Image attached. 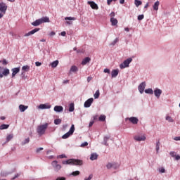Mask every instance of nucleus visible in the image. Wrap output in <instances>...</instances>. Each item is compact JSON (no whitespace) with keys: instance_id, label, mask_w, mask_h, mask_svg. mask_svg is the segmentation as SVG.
<instances>
[{"instance_id":"c03bdc74","label":"nucleus","mask_w":180,"mask_h":180,"mask_svg":"<svg viewBox=\"0 0 180 180\" xmlns=\"http://www.w3.org/2000/svg\"><path fill=\"white\" fill-rule=\"evenodd\" d=\"M117 41H119V38H116L112 42V45L115 46V44H116V43H117Z\"/></svg>"},{"instance_id":"a878e982","label":"nucleus","mask_w":180,"mask_h":180,"mask_svg":"<svg viewBox=\"0 0 180 180\" xmlns=\"http://www.w3.org/2000/svg\"><path fill=\"white\" fill-rule=\"evenodd\" d=\"M70 72H77V71H78V68H77V66L73 65L70 68Z\"/></svg>"},{"instance_id":"8fccbe9b","label":"nucleus","mask_w":180,"mask_h":180,"mask_svg":"<svg viewBox=\"0 0 180 180\" xmlns=\"http://www.w3.org/2000/svg\"><path fill=\"white\" fill-rule=\"evenodd\" d=\"M169 155H171V157H175L176 156L175 155V152H174V151L170 152Z\"/></svg>"},{"instance_id":"b1692460","label":"nucleus","mask_w":180,"mask_h":180,"mask_svg":"<svg viewBox=\"0 0 180 180\" xmlns=\"http://www.w3.org/2000/svg\"><path fill=\"white\" fill-rule=\"evenodd\" d=\"M9 128V124H3L0 126V130H5Z\"/></svg>"},{"instance_id":"0eeeda50","label":"nucleus","mask_w":180,"mask_h":180,"mask_svg":"<svg viewBox=\"0 0 180 180\" xmlns=\"http://www.w3.org/2000/svg\"><path fill=\"white\" fill-rule=\"evenodd\" d=\"M94 103V98H90L84 103V108H90L91 105Z\"/></svg>"},{"instance_id":"49530a36","label":"nucleus","mask_w":180,"mask_h":180,"mask_svg":"<svg viewBox=\"0 0 180 180\" xmlns=\"http://www.w3.org/2000/svg\"><path fill=\"white\" fill-rule=\"evenodd\" d=\"M103 72H105V74H110V70L105 68L104 69Z\"/></svg>"},{"instance_id":"338daca9","label":"nucleus","mask_w":180,"mask_h":180,"mask_svg":"<svg viewBox=\"0 0 180 180\" xmlns=\"http://www.w3.org/2000/svg\"><path fill=\"white\" fill-rule=\"evenodd\" d=\"M59 158H65V155H59Z\"/></svg>"},{"instance_id":"2eb2a0df","label":"nucleus","mask_w":180,"mask_h":180,"mask_svg":"<svg viewBox=\"0 0 180 180\" xmlns=\"http://www.w3.org/2000/svg\"><path fill=\"white\" fill-rule=\"evenodd\" d=\"M154 94L157 98H160V96H161V94H162V91L160 89H158L154 91Z\"/></svg>"},{"instance_id":"dca6fc26","label":"nucleus","mask_w":180,"mask_h":180,"mask_svg":"<svg viewBox=\"0 0 180 180\" xmlns=\"http://www.w3.org/2000/svg\"><path fill=\"white\" fill-rule=\"evenodd\" d=\"M53 110L55 112H63V110H64V108H63L61 105H56L53 108Z\"/></svg>"},{"instance_id":"ddd939ff","label":"nucleus","mask_w":180,"mask_h":180,"mask_svg":"<svg viewBox=\"0 0 180 180\" xmlns=\"http://www.w3.org/2000/svg\"><path fill=\"white\" fill-rule=\"evenodd\" d=\"M11 71H13L12 78H13L20 71V68H14Z\"/></svg>"},{"instance_id":"393cba45","label":"nucleus","mask_w":180,"mask_h":180,"mask_svg":"<svg viewBox=\"0 0 180 180\" xmlns=\"http://www.w3.org/2000/svg\"><path fill=\"white\" fill-rule=\"evenodd\" d=\"M52 68H56L58 65V60H55L51 63Z\"/></svg>"},{"instance_id":"5fc2aeb1","label":"nucleus","mask_w":180,"mask_h":180,"mask_svg":"<svg viewBox=\"0 0 180 180\" xmlns=\"http://www.w3.org/2000/svg\"><path fill=\"white\" fill-rule=\"evenodd\" d=\"M65 177H58L56 180H65Z\"/></svg>"},{"instance_id":"a18cd8bd","label":"nucleus","mask_w":180,"mask_h":180,"mask_svg":"<svg viewBox=\"0 0 180 180\" xmlns=\"http://www.w3.org/2000/svg\"><path fill=\"white\" fill-rule=\"evenodd\" d=\"M144 19V15H139L138 16V20H143Z\"/></svg>"},{"instance_id":"c9c22d12","label":"nucleus","mask_w":180,"mask_h":180,"mask_svg":"<svg viewBox=\"0 0 180 180\" xmlns=\"http://www.w3.org/2000/svg\"><path fill=\"white\" fill-rule=\"evenodd\" d=\"M166 120H167V122H169V123H173L174 122V120L172 119V117L169 116L166 117Z\"/></svg>"},{"instance_id":"423d86ee","label":"nucleus","mask_w":180,"mask_h":180,"mask_svg":"<svg viewBox=\"0 0 180 180\" xmlns=\"http://www.w3.org/2000/svg\"><path fill=\"white\" fill-rule=\"evenodd\" d=\"M146 139L147 138L146 137V135H136L134 136V139L135 140V141H146Z\"/></svg>"},{"instance_id":"f03ea898","label":"nucleus","mask_w":180,"mask_h":180,"mask_svg":"<svg viewBox=\"0 0 180 180\" xmlns=\"http://www.w3.org/2000/svg\"><path fill=\"white\" fill-rule=\"evenodd\" d=\"M42 23H50V18L49 17H43L32 22V26H40Z\"/></svg>"},{"instance_id":"4c0bfd02","label":"nucleus","mask_w":180,"mask_h":180,"mask_svg":"<svg viewBox=\"0 0 180 180\" xmlns=\"http://www.w3.org/2000/svg\"><path fill=\"white\" fill-rule=\"evenodd\" d=\"M77 18L75 17H66L65 18V20H76Z\"/></svg>"},{"instance_id":"052dcab7","label":"nucleus","mask_w":180,"mask_h":180,"mask_svg":"<svg viewBox=\"0 0 180 180\" xmlns=\"http://www.w3.org/2000/svg\"><path fill=\"white\" fill-rule=\"evenodd\" d=\"M112 2H113L112 0H107L108 5H110V4H112Z\"/></svg>"},{"instance_id":"de8ad7c7","label":"nucleus","mask_w":180,"mask_h":180,"mask_svg":"<svg viewBox=\"0 0 180 180\" xmlns=\"http://www.w3.org/2000/svg\"><path fill=\"white\" fill-rule=\"evenodd\" d=\"M93 176H93L92 174H90L89 176V178H85L84 180H91L92 178H93Z\"/></svg>"},{"instance_id":"864d4df0","label":"nucleus","mask_w":180,"mask_h":180,"mask_svg":"<svg viewBox=\"0 0 180 180\" xmlns=\"http://www.w3.org/2000/svg\"><path fill=\"white\" fill-rule=\"evenodd\" d=\"M94 121H91V122H89V127H92V126H94Z\"/></svg>"},{"instance_id":"39448f33","label":"nucleus","mask_w":180,"mask_h":180,"mask_svg":"<svg viewBox=\"0 0 180 180\" xmlns=\"http://www.w3.org/2000/svg\"><path fill=\"white\" fill-rule=\"evenodd\" d=\"M131 61H133V59L131 58H129L128 59L125 60L123 63H122L120 65V68H121V70H123V68H126L127 67H129L130 63H131Z\"/></svg>"},{"instance_id":"bf43d9fd","label":"nucleus","mask_w":180,"mask_h":180,"mask_svg":"<svg viewBox=\"0 0 180 180\" xmlns=\"http://www.w3.org/2000/svg\"><path fill=\"white\" fill-rule=\"evenodd\" d=\"M43 150V148H39L37 149V153H40Z\"/></svg>"},{"instance_id":"2f4dec72","label":"nucleus","mask_w":180,"mask_h":180,"mask_svg":"<svg viewBox=\"0 0 180 180\" xmlns=\"http://www.w3.org/2000/svg\"><path fill=\"white\" fill-rule=\"evenodd\" d=\"M30 141V138L25 139V141L22 142V146H25V144L29 143Z\"/></svg>"},{"instance_id":"ea45409f","label":"nucleus","mask_w":180,"mask_h":180,"mask_svg":"<svg viewBox=\"0 0 180 180\" xmlns=\"http://www.w3.org/2000/svg\"><path fill=\"white\" fill-rule=\"evenodd\" d=\"M54 123H55V124H61V119H56L54 120Z\"/></svg>"},{"instance_id":"c756f323","label":"nucleus","mask_w":180,"mask_h":180,"mask_svg":"<svg viewBox=\"0 0 180 180\" xmlns=\"http://www.w3.org/2000/svg\"><path fill=\"white\" fill-rule=\"evenodd\" d=\"M100 95H101V93L99 92V90H97L96 93L94 94V99H98Z\"/></svg>"},{"instance_id":"f8f14e48","label":"nucleus","mask_w":180,"mask_h":180,"mask_svg":"<svg viewBox=\"0 0 180 180\" xmlns=\"http://www.w3.org/2000/svg\"><path fill=\"white\" fill-rule=\"evenodd\" d=\"M8 6L4 3H0V12H6Z\"/></svg>"},{"instance_id":"72a5a7b5","label":"nucleus","mask_w":180,"mask_h":180,"mask_svg":"<svg viewBox=\"0 0 180 180\" xmlns=\"http://www.w3.org/2000/svg\"><path fill=\"white\" fill-rule=\"evenodd\" d=\"M141 4H143L141 2V1L140 0H135V5L137 8H139V6H140V5H141Z\"/></svg>"},{"instance_id":"6e6552de","label":"nucleus","mask_w":180,"mask_h":180,"mask_svg":"<svg viewBox=\"0 0 180 180\" xmlns=\"http://www.w3.org/2000/svg\"><path fill=\"white\" fill-rule=\"evenodd\" d=\"M40 30V28H34V30L30 31L28 33H26L24 36L25 37H27L29 36H32V34H34V33H37Z\"/></svg>"},{"instance_id":"3c124183","label":"nucleus","mask_w":180,"mask_h":180,"mask_svg":"<svg viewBox=\"0 0 180 180\" xmlns=\"http://www.w3.org/2000/svg\"><path fill=\"white\" fill-rule=\"evenodd\" d=\"M174 140H175V141H180V136H176L174 138Z\"/></svg>"},{"instance_id":"7ed1b4c3","label":"nucleus","mask_w":180,"mask_h":180,"mask_svg":"<svg viewBox=\"0 0 180 180\" xmlns=\"http://www.w3.org/2000/svg\"><path fill=\"white\" fill-rule=\"evenodd\" d=\"M47 127H49V123H45L44 124H41L37 127V131L39 136H43V134H46V130H47Z\"/></svg>"},{"instance_id":"7c9ffc66","label":"nucleus","mask_w":180,"mask_h":180,"mask_svg":"<svg viewBox=\"0 0 180 180\" xmlns=\"http://www.w3.org/2000/svg\"><path fill=\"white\" fill-rule=\"evenodd\" d=\"M146 94H150V95H153L154 94V91L152 89H148L145 90Z\"/></svg>"},{"instance_id":"680f3d73","label":"nucleus","mask_w":180,"mask_h":180,"mask_svg":"<svg viewBox=\"0 0 180 180\" xmlns=\"http://www.w3.org/2000/svg\"><path fill=\"white\" fill-rule=\"evenodd\" d=\"M65 34H67V33L65 32V31H63V32H62L61 33H60V35H62V36H65Z\"/></svg>"},{"instance_id":"79ce46f5","label":"nucleus","mask_w":180,"mask_h":180,"mask_svg":"<svg viewBox=\"0 0 180 180\" xmlns=\"http://www.w3.org/2000/svg\"><path fill=\"white\" fill-rule=\"evenodd\" d=\"M57 165H58L57 161L55 160V161H53V162H52V167H53V168H54L55 167H57Z\"/></svg>"},{"instance_id":"4be33fe9","label":"nucleus","mask_w":180,"mask_h":180,"mask_svg":"<svg viewBox=\"0 0 180 180\" xmlns=\"http://www.w3.org/2000/svg\"><path fill=\"white\" fill-rule=\"evenodd\" d=\"M90 160L91 161H95V160H98V154L92 153L90 156Z\"/></svg>"},{"instance_id":"6e6d98bb","label":"nucleus","mask_w":180,"mask_h":180,"mask_svg":"<svg viewBox=\"0 0 180 180\" xmlns=\"http://www.w3.org/2000/svg\"><path fill=\"white\" fill-rule=\"evenodd\" d=\"M175 157V160H176V161H179V160H180V155H177Z\"/></svg>"},{"instance_id":"58836bf2","label":"nucleus","mask_w":180,"mask_h":180,"mask_svg":"<svg viewBox=\"0 0 180 180\" xmlns=\"http://www.w3.org/2000/svg\"><path fill=\"white\" fill-rule=\"evenodd\" d=\"M79 174H80L79 171H75V172H73L72 173V175L73 176H78V175H79Z\"/></svg>"},{"instance_id":"f3484780","label":"nucleus","mask_w":180,"mask_h":180,"mask_svg":"<svg viewBox=\"0 0 180 180\" xmlns=\"http://www.w3.org/2000/svg\"><path fill=\"white\" fill-rule=\"evenodd\" d=\"M50 108H51V105L49 104H40L39 106V109H50Z\"/></svg>"},{"instance_id":"09e8293b","label":"nucleus","mask_w":180,"mask_h":180,"mask_svg":"<svg viewBox=\"0 0 180 180\" xmlns=\"http://www.w3.org/2000/svg\"><path fill=\"white\" fill-rule=\"evenodd\" d=\"M86 146H88V142H84L82 143L81 147H86Z\"/></svg>"},{"instance_id":"6ab92c4d","label":"nucleus","mask_w":180,"mask_h":180,"mask_svg":"<svg viewBox=\"0 0 180 180\" xmlns=\"http://www.w3.org/2000/svg\"><path fill=\"white\" fill-rule=\"evenodd\" d=\"M28 108L29 106L22 104L19 105V109L20 112H25V110H26V109H27Z\"/></svg>"},{"instance_id":"aec40b11","label":"nucleus","mask_w":180,"mask_h":180,"mask_svg":"<svg viewBox=\"0 0 180 180\" xmlns=\"http://www.w3.org/2000/svg\"><path fill=\"white\" fill-rule=\"evenodd\" d=\"M160 6V1H157L153 6L154 11H158V7Z\"/></svg>"},{"instance_id":"f704fd0d","label":"nucleus","mask_w":180,"mask_h":180,"mask_svg":"<svg viewBox=\"0 0 180 180\" xmlns=\"http://www.w3.org/2000/svg\"><path fill=\"white\" fill-rule=\"evenodd\" d=\"M98 119L100 122H105L106 120V116L101 115Z\"/></svg>"},{"instance_id":"e2e57ef3","label":"nucleus","mask_w":180,"mask_h":180,"mask_svg":"<svg viewBox=\"0 0 180 180\" xmlns=\"http://www.w3.org/2000/svg\"><path fill=\"white\" fill-rule=\"evenodd\" d=\"M110 15L111 16V18H115V12H112Z\"/></svg>"},{"instance_id":"13d9d810","label":"nucleus","mask_w":180,"mask_h":180,"mask_svg":"<svg viewBox=\"0 0 180 180\" xmlns=\"http://www.w3.org/2000/svg\"><path fill=\"white\" fill-rule=\"evenodd\" d=\"M8 64V61H6L5 59L3 60V65H6Z\"/></svg>"},{"instance_id":"a19ab883","label":"nucleus","mask_w":180,"mask_h":180,"mask_svg":"<svg viewBox=\"0 0 180 180\" xmlns=\"http://www.w3.org/2000/svg\"><path fill=\"white\" fill-rule=\"evenodd\" d=\"M53 169H55V171H60V169H61V165H58L55 167H53Z\"/></svg>"},{"instance_id":"c85d7f7f","label":"nucleus","mask_w":180,"mask_h":180,"mask_svg":"<svg viewBox=\"0 0 180 180\" xmlns=\"http://www.w3.org/2000/svg\"><path fill=\"white\" fill-rule=\"evenodd\" d=\"M115 165V163H110V162H108L107 165H106V168L108 169H110V168H113Z\"/></svg>"},{"instance_id":"bb28decb","label":"nucleus","mask_w":180,"mask_h":180,"mask_svg":"<svg viewBox=\"0 0 180 180\" xmlns=\"http://www.w3.org/2000/svg\"><path fill=\"white\" fill-rule=\"evenodd\" d=\"M12 139H13V134L8 135L7 137H6V143H9V141H11V140Z\"/></svg>"},{"instance_id":"5701e85b","label":"nucleus","mask_w":180,"mask_h":180,"mask_svg":"<svg viewBox=\"0 0 180 180\" xmlns=\"http://www.w3.org/2000/svg\"><path fill=\"white\" fill-rule=\"evenodd\" d=\"M22 71H25V72H27L30 70V66L26 65L22 67Z\"/></svg>"},{"instance_id":"a211bd4d","label":"nucleus","mask_w":180,"mask_h":180,"mask_svg":"<svg viewBox=\"0 0 180 180\" xmlns=\"http://www.w3.org/2000/svg\"><path fill=\"white\" fill-rule=\"evenodd\" d=\"M91 61V58L89 57H86L82 61V65H86L88 63Z\"/></svg>"},{"instance_id":"69168bd1","label":"nucleus","mask_w":180,"mask_h":180,"mask_svg":"<svg viewBox=\"0 0 180 180\" xmlns=\"http://www.w3.org/2000/svg\"><path fill=\"white\" fill-rule=\"evenodd\" d=\"M160 171L162 172V174H164V172H165V169L162 168Z\"/></svg>"},{"instance_id":"20e7f679","label":"nucleus","mask_w":180,"mask_h":180,"mask_svg":"<svg viewBox=\"0 0 180 180\" xmlns=\"http://www.w3.org/2000/svg\"><path fill=\"white\" fill-rule=\"evenodd\" d=\"M74 131H75V127L74 126V124H72L69 131L67 132L66 134H65L62 136V139H68V137H70V136H72V134H74Z\"/></svg>"},{"instance_id":"cd10ccee","label":"nucleus","mask_w":180,"mask_h":180,"mask_svg":"<svg viewBox=\"0 0 180 180\" xmlns=\"http://www.w3.org/2000/svg\"><path fill=\"white\" fill-rule=\"evenodd\" d=\"M2 73L4 77H7V75H9L10 74L9 69H4Z\"/></svg>"},{"instance_id":"1a4fd4ad","label":"nucleus","mask_w":180,"mask_h":180,"mask_svg":"<svg viewBox=\"0 0 180 180\" xmlns=\"http://www.w3.org/2000/svg\"><path fill=\"white\" fill-rule=\"evenodd\" d=\"M126 120H129V122H131V123H132L133 124H137V123H139V119L136 117L127 118Z\"/></svg>"},{"instance_id":"9d476101","label":"nucleus","mask_w":180,"mask_h":180,"mask_svg":"<svg viewBox=\"0 0 180 180\" xmlns=\"http://www.w3.org/2000/svg\"><path fill=\"white\" fill-rule=\"evenodd\" d=\"M87 4L90 5L91 8L95 9L96 11H98V9H99L98 4H96V3H95L94 1H88Z\"/></svg>"},{"instance_id":"e433bc0d","label":"nucleus","mask_w":180,"mask_h":180,"mask_svg":"<svg viewBox=\"0 0 180 180\" xmlns=\"http://www.w3.org/2000/svg\"><path fill=\"white\" fill-rule=\"evenodd\" d=\"M160 141H158L156 143V153H158V151H160Z\"/></svg>"},{"instance_id":"603ef678","label":"nucleus","mask_w":180,"mask_h":180,"mask_svg":"<svg viewBox=\"0 0 180 180\" xmlns=\"http://www.w3.org/2000/svg\"><path fill=\"white\" fill-rule=\"evenodd\" d=\"M35 65H36L37 67H40V65H41V63H40V62H36V63H35Z\"/></svg>"},{"instance_id":"4d7b16f0","label":"nucleus","mask_w":180,"mask_h":180,"mask_svg":"<svg viewBox=\"0 0 180 180\" xmlns=\"http://www.w3.org/2000/svg\"><path fill=\"white\" fill-rule=\"evenodd\" d=\"M49 36H56V32L54 31L51 32Z\"/></svg>"},{"instance_id":"37998d69","label":"nucleus","mask_w":180,"mask_h":180,"mask_svg":"<svg viewBox=\"0 0 180 180\" xmlns=\"http://www.w3.org/2000/svg\"><path fill=\"white\" fill-rule=\"evenodd\" d=\"M110 139V136H105L104 137V141H105V145L106 146V143H108V140Z\"/></svg>"},{"instance_id":"774afa93","label":"nucleus","mask_w":180,"mask_h":180,"mask_svg":"<svg viewBox=\"0 0 180 180\" xmlns=\"http://www.w3.org/2000/svg\"><path fill=\"white\" fill-rule=\"evenodd\" d=\"M67 25H72V21H66Z\"/></svg>"},{"instance_id":"9b49d317","label":"nucleus","mask_w":180,"mask_h":180,"mask_svg":"<svg viewBox=\"0 0 180 180\" xmlns=\"http://www.w3.org/2000/svg\"><path fill=\"white\" fill-rule=\"evenodd\" d=\"M144 89H146V82H142L139 86V91L140 94H143V92H144Z\"/></svg>"},{"instance_id":"0e129e2a","label":"nucleus","mask_w":180,"mask_h":180,"mask_svg":"<svg viewBox=\"0 0 180 180\" xmlns=\"http://www.w3.org/2000/svg\"><path fill=\"white\" fill-rule=\"evenodd\" d=\"M70 82V80H64L63 82V84H68Z\"/></svg>"},{"instance_id":"473e14b6","label":"nucleus","mask_w":180,"mask_h":180,"mask_svg":"<svg viewBox=\"0 0 180 180\" xmlns=\"http://www.w3.org/2000/svg\"><path fill=\"white\" fill-rule=\"evenodd\" d=\"M75 107L74 103H70L69 107V112H74Z\"/></svg>"},{"instance_id":"f257e3e1","label":"nucleus","mask_w":180,"mask_h":180,"mask_svg":"<svg viewBox=\"0 0 180 180\" xmlns=\"http://www.w3.org/2000/svg\"><path fill=\"white\" fill-rule=\"evenodd\" d=\"M63 165H82L84 162L78 159H69L68 160L63 162Z\"/></svg>"},{"instance_id":"4468645a","label":"nucleus","mask_w":180,"mask_h":180,"mask_svg":"<svg viewBox=\"0 0 180 180\" xmlns=\"http://www.w3.org/2000/svg\"><path fill=\"white\" fill-rule=\"evenodd\" d=\"M119 75V70H112L111 72V77L112 78H116V77Z\"/></svg>"},{"instance_id":"412c9836","label":"nucleus","mask_w":180,"mask_h":180,"mask_svg":"<svg viewBox=\"0 0 180 180\" xmlns=\"http://www.w3.org/2000/svg\"><path fill=\"white\" fill-rule=\"evenodd\" d=\"M110 22L112 23V26H116V25H117V23H118L117 19H116L115 18H111Z\"/></svg>"}]
</instances>
